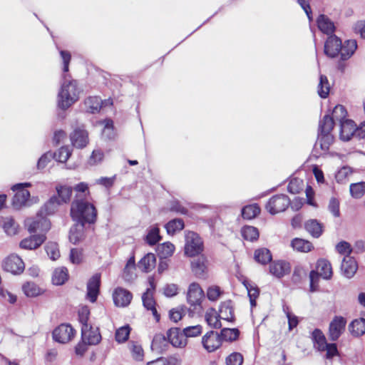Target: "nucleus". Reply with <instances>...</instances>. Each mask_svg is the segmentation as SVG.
<instances>
[{"instance_id": "obj_1", "label": "nucleus", "mask_w": 365, "mask_h": 365, "mask_svg": "<svg viewBox=\"0 0 365 365\" xmlns=\"http://www.w3.org/2000/svg\"><path fill=\"white\" fill-rule=\"evenodd\" d=\"M70 215L74 221L84 227L86 224L96 223L98 212L93 203L76 195L71 205Z\"/></svg>"}, {"instance_id": "obj_2", "label": "nucleus", "mask_w": 365, "mask_h": 365, "mask_svg": "<svg viewBox=\"0 0 365 365\" xmlns=\"http://www.w3.org/2000/svg\"><path fill=\"white\" fill-rule=\"evenodd\" d=\"M357 48V43L354 39L346 40L342 43L340 38L331 34L324 43V53L329 58H334L339 56L343 60L349 59Z\"/></svg>"}, {"instance_id": "obj_3", "label": "nucleus", "mask_w": 365, "mask_h": 365, "mask_svg": "<svg viewBox=\"0 0 365 365\" xmlns=\"http://www.w3.org/2000/svg\"><path fill=\"white\" fill-rule=\"evenodd\" d=\"M76 80L64 83L58 95V106L62 110H66L78 100L79 91Z\"/></svg>"}, {"instance_id": "obj_4", "label": "nucleus", "mask_w": 365, "mask_h": 365, "mask_svg": "<svg viewBox=\"0 0 365 365\" xmlns=\"http://www.w3.org/2000/svg\"><path fill=\"white\" fill-rule=\"evenodd\" d=\"M205 294L200 285L197 282L191 283L187 292V301L190 310L192 313L200 314L202 311V302Z\"/></svg>"}, {"instance_id": "obj_5", "label": "nucleus", "mask_w": 365, "mask_h": 365, "mask_svg": "<svg viewBox=\"0 0 365 365\" xmlns=\"http://www.w3.org/2000/svg\"><path fill=\"white\" fill-rule=\"evenodd\" d=\"M290 205L291 200L287 195L277 194L269 199L265 209L271 215H276L285 211Z\"/></svg>"}, {"instance_id": "obj_6", "label": "nucleus", "mask_w": 365, "mask_h": 365, "mask_svg": "<svg viewBox=\"0 0 365 365\" xmlns=\"http://www.w3.org/2000/svg\"><path fill=\"white\" fill-rule=\"evenodd\" d=\"M1 267L6 272L14 275H19L25 269V263L18 255L11 254L4 259Z\"/></svg>"}, {"instance_id": "obj_7", "label": "nucleus", "mask_w": 365, "mask_h": 365, "mask_svg": "<svg viewBox=\"0 0 365 365\" xmlns=\"http://www.w3.org/2000/svg\"><path fill=\"white\" fill-rule=\"evenodd\" d=\"M203 250V243L200 236L194 232H189L186 235L185 254L189 257H195Z\"/></svg>"}, {"instance_id": "obj_8", "label": "nucleus", "mask_w": 365, "mask_h": 365, "mask_svg": "<svg viewBox=\"0 0 365 365\" xmlns=\"http://www.w3.org/2000/svg\"><path fill=\"white\" fill-rule=\"evenodd\" d=\"M76 335V330L69 324H61L52 332L55 341L66 344L71 341Z\"/></svg>"}, {"instance_id": "obj_9", "label": "nucleus", "mask_w": 365, "mask_h": 365, "mask_svg": "<svg viewBox=\"0 0 365 365\" xmlns=\"http://www.w3.org/2000/svg\"><path fill=\"white\" fill-rule=\"evenodd\" d=\"M30 186L31 184L29 182L19 183L13 185L11 189L15 192V194L13 197L12 204L15 207H21L29 200L30 192L25 188Z\"/></svg>"}, {"instance_id": "obj_10", "label": "nucleus", "mask_w": 365, "mask_h": 365, "mask_svg": "<svg viewBox=\"0 0 365 365\" xmlns=\"http://www.w3.org/2000/svg\"><path fill=\"white\" fill-rule=\"evenodd\" d=\"M346 319L341 316H335L329 325L328 336L332 341H337L344 332Z\"/></svg>"}, {"instance_id": "obj_11", "label": "nucleus", "mask_w": 365, "mask_h": 365, "mask_svg": "<svg viewBox=\"0 0 365 365\" xmlns=\"http://www.w3.org/2000/svg\"><path fill=\"white\" fill-rule=\"evenodd\" d=\"M201 343L207 352L212 353L220 349L222 342L220 334L215 331H209L202 336Z\"/></svg>"}, {"instance_id": "obj_12", "label": "nucleus", "mask_w": 365, "mask_h": 365, "mask_svg": "<svg viewBox=\"0 0 365 365\" xmlns=\"http://www.w3.org/2000/svg\"><path fill=\"white\" fill-rule=\"evenodd\" d=\"M28 231L30 233L39 232L44 234L50 230L51 222L48 218L42 215H37L36 217L27 221Z\"/></svg>"}, {"instance_id": "obj_13", "label": "nucleus", "mask_w": 365, "mask_h": 365, "mask_svg": "<svg viewBox=\"0 0 365 365\" xmlns=\"http://www.w3.org/2000/svg\"><path fill=\"white\" fill-rule=\"evenodd\" d=\"M46 240L44 234L32 235L23 239L19 247L23 250H36Z\"/></svg>"}, {"instance_id": "obj_14", "label": "nucleus", "mask_w": 365, "mask_h": 365, "mask_svg": "<svg viewBox=\"0 0 365 365\" xmlns=\"http://www.w3.org/2000/svg\"><path fill=\"white\" fill-rule=\"evenodd\" d=\"M113 299L115 306L124 307L130 304L133 294L130 291L118 287L113 291Z\"/></svg>"}, {"instance_id": "obj_15", "label": "nucleus", "mask_w": 365, "mask_h": 365, "mask_svg": "<svg viewBox=\"0 0 365 365\" xmlns=\"http://www.w3.org/2000/svg\"><path fill=\"white\" fill-rule=\"evenodd\" d=\"M71 144L77 148H83L88 143V133L86 130L77 128L70 135Z\"/></svg>"}, {"instance_id": "obj_16", "label": "nucleus", "mask_w": 365, "mask_h": 365, "mask_svg": "<svg viewBox=\"0 0 365 365\" xmlns=\"http://www.w3.org/2000/svg\"><path fill=\"white\" fill-rule=\"evenodd\" d=\"M269 272L277 278H282L286 274H289L291 265L289 262L285 260H276L269 262Z\"/></svg>"}, {"instance_id": "obj_17", "label": "nucleus", "mask_w": 365, "mask_h": 365, "mask_svg": "<svg viewBox=\"0 0 365 365\" xmlns=\"http://www.w3.org/2000/svg\"><path fill=\"white\" fill-rule=\"evenodd\" d=\"M101 275L96 274L88 280L87 284V299L92 303L96 302L100 292Z\"/></svg>"}, {"instance_id": "obj_18", "label": "nucleus", "mask_w": 365, "mask_h": 365, "mask_svg": "<svg viewBox=\"0 0 365 365\" xmlns=\"http://www.w3.org/2000/svg\"><path fill=\"white\" fill-rule=\"evenodd\" d=\"M82 340L89 345L98 344L101 340V335L98 328H93L89 325L81 327Z\"/></svg>"}, {"instance_id": "obj_19", "label": "nucleus", "mask_w": 365, "mask_h": 365, "mask_svg": "<svg viewBox=\"0 0 365 365\" xmlns=\"http://www.w3.org/2000/svg\"><path fill=\"white\" fill-rule=\"evenodd\" d=\"M167 336L170 344L175 347L182 348L187 345V339L180 328H170L167 332Z\"/></svg>"}, {"instance_id": "obj_20", "label": "nucleus", "mask_w": 365, "mask_h": 365, "mask_svg": "<svg viewBox=\"0 0 365 365\" xmlns=\"http://www.w3.org/2000/svg\"><path fill=\"white\" fill-rule=\"evenodd\" d=\"M356 132V123L352 120L342 121L340 124L339 138L343 141H349L354 137Z\"/></svg>"}, {"instance_id": "obj_21", "label": "nucleus", "mask_w": 365, "mask_h": 365, "mask_svg": "<svg viewBox=\"0 0 365 365\" xmlns=\"http://www.w3.org/2000/svg\"><path fill=\"white\" fill-rule=\"evenodd\" d=\"M341 269L346 277L351 278L358 269V264L353 257L344 256Z\"/></svg>"}, {"instance_id": "obj_22", "label": "nucleus", "mask_w": 365, "mask_h": 365, "mask_svg": "<svg viewBox=\"0 0 365 365\" xmlns=\"http://www.w3.org/2000/svg\"><path fill=\"white\" fill-rule=\"evenodd\" d=\"M290 246L293 250L302 253H307L314 249V246L312 242L300 237L292 239L290 242Z\"/></svg>"}, {"instance_id": "obj_23", "label": "nucleus", "mask_w": 365, "mask_h": 365, "mask_svg": "<svg viewBox=\"0 0 365 365\" xmlns=\"http://www.w3.org/2000/svg\"><path fill=\"white\" fill-rule=\"evenodd\" d=\"M219 316L223 320L233 322L235 320V311L231 300L221 302L219 309Z\"/></svg>"}, {"instance_id": "obj_24", "label": "nucleus", "mask_w": 365, "mask_h": 365, "mask_svg": "<svg viewBox=\"0 0 365 365\" xmlns=\"http://www.w3.org/2000/svg\"><path fill=\"white\" fill-rule=\"evenodd\" d=\"M315 271L324 279H330L333 275L330 262L324 258L319 259L317 261Z\"/></svg>"}, {"instance_id": "obj_25", "label": "nucleus", "mask_w": 365, "mask_h": 365, "mask_svg": "<svg viewBox=\"0 0 365 365\" xmlns=\"http://www.w3.org/2000/svg\"><path fill=\"white\" fill-rule=\"evenodd\" d=\"M169 345L170 342L168 336L166 337L163 334H157L153 339L151 349L154 351L162 354L168 349Z\"/></svg>"}, {"instance_id": "obj_26", "label": "nucleus", "mask_w": 365, "mask_h": 365, "mask_svg": "<svg viewBox=\"0 0 365 365\" xmlns=\"http://www.w3.org/2000/svg\"><path fill=\"white\" fill-rule=\"evenodd\" d=\"M304 229L313 237L319 238L324 232V225L316 219H310L305 222Z\"/></svg>"}, {"instance_id": "obj_27", "label": "nucleus", "mask_w": 365, "mask_h": 365, "mask_svg": "<svg viewBox=\"0 0 365 365\" xmlns=\"http://www.w3.org/2000/svg\"><path fill=\"white\" fill-rule=\"evenodd\" d=\"M156 265V257L153 253L146 254L138 262V267L143 272L148 273L151 272Z\"/></svg>"}, {"instance_id": "obj_28", "label": "nucleus", "mask_w": 365, "mask_h": 365, "mask_svg": "<svg viewBox=\"0 0 365 365\" xmlns=\"http://www.w3.org/2000/svg\"><path fill=\"white\" fill-rule=\"evenodd\" d=\"M207 260L204 256H200L192 262L191 269L197 278H204L207 272Z\"/></svg>"}, {"instance_id": "obj_29", "label": "nucleus", "mask_w": 365, "mask_h": 365, "mask_svg": "<svg viewBox=\"0 0 365 365\" xmlns=\"http://www.w3.org/2000/svg\"><path fill=\"white\" fill-rule=\"evenodd\" d=\"M319 29L327 35L332 34L335 31L334 22L324 14H320L317 19Z\"/></svg>"}, {"instance_id": "obj_30", "label": "nucleus", "mask_w": 365, "mask_h": 365, "mask_svg": "<svg viewBox=\"0 0 365 365\" xmlns=\"http://www.w3.org/2000/svg\"><path fill=\"white\" fill-rule=\"evenodd\" d=\"M86 112L89 113H99L103 107V101L98 96H89L84 101Z\"/></svg>"}, {"instance_id": "obj_31", "label": "nucleus", "mask_w": 365, "mask_h": 365, "mask_svg": "<svg viewBox=\"0 0 365 365\" xmlns=\"http://www.w3.org/2000/svg\"><path fill=\"white\" fill-rule=\"evenodd\" d=\"M254 259L260 264L266 265L272 262V255L269 249L261 247L255 250Z\"/></svg>"}, {"instance_id": "obj_32", "label": "nucleus", "mask_w": 365, "mask_h": 365, "mask_svg": "<svg viewBox=\"0 0 365 365\" xmlns=\"http://www.w3.org/2000/svg\"><path fill=\"white\" fill-rule=\"evenodd\" d=\"M22 291L28 297H36L44 292V290L34 282H25L22 285Z\"/></svg>"}, {"instance_id": "obj_33", "label": "nucleus", "mask_w": 365, "mask_h": 365, "mask_svg": "<svg viewBox=\"0 0 365 365\" xmlns=\"http://www.w3.org/2000/svg\"><path fill=\"white\" fill-rule=\"evenodd\" d=\"M349 330L354 336H360L365 334V319L353 320L349 325Z\"/></svg>"}, {"instance_id": "obj_34", "label": "nucleus", "mask_w": 365, "mask_h": 365, "mask_svg": "<svg viewBox=\"0 0 365 365\" xmlns=\"http://www.w3.org/2000/svg\"><path fill=\"white\" fill-rule=\"evenodd\" d=\"M205 321L207 324L214 328V329H220L222 327V324L220 322V317L219 316V313L216 312V310L211 307L208 309L205 313Z\"/></svg>"}, {"instance_id": "obj_35", "label": "nucleus", "mask_w": 365, "mask_h": 365, "mask_svg": "<svg viewBox=\"0 0 365 365\" xmlns=\"http://www.w3.org/2000/svg\"><path fill=\"white\" fill-rule=\"evenodd\" d=\"M312 340L314 346L319 351H323L324 346L327 343L326 336L323 331L319 329H314L312 333Z\"/></svg>"}, {"instance_id": "obj_36", "label": "nucleus", "mask_w": 365, "mask_h": 365, "mask_svg": "<svg viewBox=\"0 0 365 365\" xmlns=\"http://www.w3.org/2000/svg\"><path fill=\"white\" fill-rule=\"evenodd\" d=\"M62 205L59 201L57 196L53 195L43 205L41 209V212L46 215L54 214L58 207Z\"/></svg>"}, {"instance_id": "obj_37", "label": "nucleus", "mask_w": 365, "mask_h": 365, "mask_svg": "<svg viewBox=\"0 0 365 365\" xmlns=\"http://www.w3.org/2000/svg\"><path fill=\"white\" fill-rule=\"evenodd\" d=\"M175 246L170 242H166L158 245L156 252L160 259H167L173 255Z\"/></svg>"}, {"instance_id": "obj_38", "label": "nucleus", "mask_w": 365, "mask_h": 365, "mask_svg": "<svg viewBox=\"0 0 365 365\" xmlns=\"http://www.w3.org/2000/svg\"><path fill=\"white\" fill-rule=\"evenodd\" d=\"M68 279V271L66 267L56 268L52 275V282L56 285L63 284Z\"/></svg>"}, {"instance_id": "obj_39", "label": "nucleus", "mask_w": 365, "mask_h": 365, "mask_svg": "<svg viewBox=\"0 0 365 365\" xmlns=\"http://www.w3.org/2000/svg\"><path fill=\"white\" fill-rule=\"evenodd\" d=\"M57 197L58 201L63 205L71 200L73 189L70 186L59 185L56 187Z\"/></svg>"}, {"instance_id": "obj_40", "label": "nucleus", "mask_w": 365, "mask_h": 365, "mask_svg": "<svg viewBox=\"0 0 365 365\" xmlns=\"http://www.w3.org/2000/svg\"><path fill=\"white\" fill-rule=\"evenodd\" d=\"M260 211L261 209L258 204L248 205L242 209V217L245 220H252L259 215Z\"/></svg>"}, {"instance_id": "obj_41", "label": "nucleus", "mask_w": 365, "mask_h": 365, "mask_svg": "<svg viewBox=\"0 0 365 365\" xmlns=\"http://www.w3.org/2000/svg\"><path fill=\"white\" fill-rule=\"evenodd\" d=\"M241 235L244 240L255 242L258 240L259 232L257 227L245 225L241 229Z\"/></svg>"}, {"instance_id": "obj_42", "label": "nucleus", "mask_w": 365, "mask_h": 365, "mask_svg": "<svg viewBox=\"0 0 365 365\" xmlns=\"http://www.w3.org/2000/svg\"><path fill=\"white\" fill-rule=\"evenodd\" d=\"M135 258L134 254L127 261L123 272V277L126 281H130L133 279V271L135 269Z\"/></svg>"}, {"instance_id": "obj_43", "label": "nucleus", "mask_w": 365, "mask_h": 365, "mask_svg": "<svg viewBox=\"0 0 365 365\" xmlns=\"http://www.w3.org/2000/svg\"><path fill=\"white\" fill-rule=\"evenodd\" d=\"M334 127V118L329 115H325L319 121V133H331Z\"/></svg>"}, {"instance_id": "obj_44", "label": "nucleus", "mask_w": 365, "mask_h": 365, "mask_svg": "<svg viewBox=\"0 0 365 365\" xmlns=\"http://www.w3.org/2000/svg\"><path fill=\"white\" fill-rule=\"evenodd\" d=\"M240 334V332L237 328H223L221 329L220 335L221 336L222 341H235L238 339Z\"/></svg>"}, {"instance_id": "obj_45", "label": "nucleus", "mask_w": 365, "mask_h": 365, "mask_svg": "<svg viewBox=\"0 0 365 365\" xmlns=\"http://www.w3.org/2000/svg\"><path fill=\"white\" fill-rule=\"evenodd\" d=\"M330 91V86L328 78L326 76L321 75L319 77V83L317 87V93L322 98L328 97Z\"/></svg>"}, {"instance_id": "obj_46", "label": "nucleus", "mask_w": 365, "mask_h": 365, "mask_svg": "<svg viewBox=\"0 0 365 365\" xmlns=\"http://www.w3.org/2000/svg\"><path fill=\"white\" fill-rule=\"evenodd\" d=\"M184 227V221L180 218L170 220L165 226L169 235H174L175 232L181 231Z\"/></svg>"}, {"instance_id": "obj_47", "label": "nucleus", "mask_w": 365, "mask_h": 365, "mask_svg": "<svg viewBox=\"0 0 365 365\" xmlns=\"http://www.w3.org/2000/svg\"><path fill=\"white\" fill-rule=\"evenodd\" d=\"M131 328L128 324L123 326L116 329L115 333V339L119 343H124L128 340Z\"/></svg>"}, {"instance_id": "obj_48", "label": "nucleus", "mask_w": 365, "mask_h": 365, "mask_svg": "<svg viewBox=\"0 0 365 365\" xmlns=\"http://www.w3.org/2000/svg\"><path fill=\"white\" fill-rule=\"evenodd\" d=\"M334 120L339 121L341 124L342 121H345L348 120L347 117V111L345 107L342 105H336L332 111V116Z\"/></svg>"}, {"instance_id": "obj_49", "label": "nucleus", "mask_w": 365, "mask_h": 365, "mask_svg": "<svg viewBox=\"0 0 365 365\" xmlns=\"http://www.w3.org/2000/svg\"><path fill=\"white\" fill-rule=\"evenodd\" d=\"M349 190L353 197L356 199L362 197L365 194V182L351 184Z\"/></svg>"}, {"instance_id": "obj_50", "label": "nucleus", "mask_w": 365, "mask_h": 365, "mask_svg": "<svg viewBox=\"0 0 365 365\" xmlns=\"http://www.w3.org/2000/svg\"><path fill=\"white\" fill-rule=\"evenodd\" d=\"M85 238L83 227L81 228L77 227H72L69 232V240L73 244H77Z\"/></svg>"}, {"instance_id": "obj_51", "label": "nucleus", "mask_w": 365, "mask_h": 365, "mask_svg": "<svg viewBox=\"0 0 365 365\" xmlns=\"http://www.w3.org/2000/svg\"><path fill=\"white\" fill-rule=\"evenodd\" d=\"M130 351L131 352L132 357L138 361L143 360L144 351L141 345L135 341H131L130 344Z\"/></svg>"}, {"instance_id": "obj_52", "label": "nucleus", "mask_w": 365, "mask_h": 365, "mask_svg": "<svg viewBox=\"0 0 365 365\" xmlns=\"http://www.w3.org/2000/svg\"><path fill=\"white\" fill-rule=\"evenodd\" d=\"M160 240V229L158 227L151 228L145 237L146 242L151 246L156 245Z\"/></svg>"}, {"instance_id": "obj_53", "label": "nucleus", "mask_w": 365, "mask_h": 365, "mask_svg": "<svg viewBox=\"0 0 365 365\" xmlns=\"http://www.w3.org/2000/svg\"><path fill=\"white\" fill-rule=\"evenodd\" d=\"M18 224L12 217H6L4 220L3 228L9 235H14L17 232Z\"/></svg>"}, {"instance_id": "obj_54", "label": "nucleus", "mask_w": 365, "mask_h": 365, "mask_svg": "<svg viewBox=\"0 0 365 365\" xmlns=\"http://www.w3.org/2000/svg\"><path fill=\"white\" fill-rule=\"evenodd\" d=\"M303 180L295 178L289 182L287 190L292 194H298L303 190Z\"/></svg>"}, {"instance_id": "obj_55", "label": "nucleus", "mask_w": 365, "mask_h": 365, "mask_svg": "<svg viewBox=\"0 0 365 365\" xmlns=\"http://www.w3.org/2000/svg\"><path fill=\"white\" fill-rule=\"evenodd\" d=\"M71 155V151L69 148L62 146L54 153V158L60 163H66Z\"/></svg>"}, {"instance_id": "obj_56", "label": "nucleus", "mask_w": 365, "mask_h": 365, "mask_svg": "<svg viewBox=\"0 0 365 365\" xmlns=\"http://www.w3.org/2000/svg\"><path fill=\"white\" fill-rule=\"evenodd\" d=\"M46 252L52 260H56L60 257L58 245L55 242H48L45 247Z\"/></svg>"}, {"instance_id": "obj_57", "label": "nucleus", "mask_w": 365, "mask_h": 365, "mask_svg": "<svg viewBox=\"0 0 365 365\" xmlns=\"http://www.w3.org/2000/svg\"><path fill=\"white\" fill-rule=\"evenodd\" d=\"M182 331L186 339L188 337H196L202 334V327L200 324L195 326H190L184 328Z\"/></svg>"}, {"instance_id": "obj_58", "label": "nucleus", "mask_w": 365, "mask_h": 365, "mask_svg": "<svg viewBox=\"0 0 365 365\" xmlns=\"http://www.w3.org/2000/svg\"><path fill=\"white\" fill-rule=\"evenodd\" d=\"M319 141L322 150H328L334 142V136L331 133H319Z\"/></svg>"}, {"instance_id": "obj_59", "label": "nucleus", "mask_w": 365, "mask_h": 365, "mask_svg": "<svg viewBox=\"0 0 365 365\" xmlns=\"http://www.w3.org/2000/svg\"><path fill=\"white\" fill-rule=\"evenodd\" d=\"M69 259L73 264H81L83 260V250L78 248H72L70 251Z\"/></svg>"}, {"instance_id": "obj_60", "label": "nucleus", "mask_w": 365, "mask_h": 365, "mask_svg": "<svg viewBox=\"0 0 365 365\" xmlns=\"http://www.w3.org/2000/svg\"><path fill=\"white\" fill-rule=\"evenodd\" d=\"M245 286L247 289V293H248V296L250 298V305L252 307H254L257 304L256 300L259 295V289L258 287H253L251 284H249V286H247L245 284Z\"/></svg>"}, {"instance_id": "obj_61", "label": "nucleus", "mask_w": 365, "mask_h": 365, "mask_svg": "<svg viewBox=\"0 0 365 365\" xmlns=\"http://www.w3.org/2000/svg\"><path fill=\"white\" fill-rule=\"evenodd\" d=\"M243 356L239 352H233L225 359L227 365H242L243 363Z\"/></svg>"}, {"instance_id": "obj_62", "label": "nucleus", "mask_w": 365, "mask_h": 365, "mask_svg": "<svg viewBox=\"0 0 365 365\" xmlns=\"http://www.w3.org/2000/svg\"><path fill=\"white\" fill-rule=\"evenodd\" d=\"M323 351H326V358L327 359H331L339 355L337 346L335 343H327L324 346Z\"/></svg>"}, {"instance_id": "obj_63", "label": "nucleus", "mask_w": 365, "mask_h": 365, "mask_svg": "<svg viewBox=\"0 0 365 365\" xmlns=\"http://www.w3.org/2000/svg\"><path fill=\"white\" fill-rule=\"evenodd\" d=\"M222 294L220 287L216 285L209 287L207 289V297L212 302L217 301Z\"/></svg>"}, {"instance_id": "obj_64", "label": "nucleus", "mask_w": 365, "mask_h": 365, "mask_svg": "<svg viewBox=\"0 0 365 365\" xmlns=\"http://www.w3.org/2000/svg\"><path fill=\"white\" fill-rule=\"evenodd\" d=\"M143 306L148 310L156 305L155 301L153 299V293L149 289L143 294L142 297Z\"/></svg>"}]
</instances>
